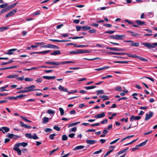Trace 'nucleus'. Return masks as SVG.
Segmentation results:
<instances>
[{
  "mask_svg": "<svg viewBox=\"0 0 157 157\" xmlns=\"http://www.w3.org/2000/svg\"><path fill=\"white\" fill-rule=\"evenodd\" d=\"M86 141L87 144L90 145L93 144L96 142V141L95 140H87Z\"/></svg>",
  "mask_w": 157,
  "mask_h": 157,
  "instance_id": "2eb2a0df",
  "label": "nucleus"
},
{
  "mask_svg": "<svg viewBox=\"0 0 157 157\" xmlns=\"http://www.w3.org/2000/svg\"><path fill=\"white\" fill-rule=\"evenodd\" d=\"M17 9H15L13 10L10 11L5 16L6 17H7L13 15L17 12Z\"/></svg>",
  "mask_w": 157,
  "mask_h": 157,
  "instance_id": "20e7f679",
  "label": "nucleus"
},
{
  "mask_svg": "<svg viewBox=\"0 0 157 157\" xmlns=\"http://www.w3.org/2000/svg\"><path fill=\"white\" fill-rule=\"evenodd\" d=\"M28 145V144L25 142H22L21 143H18L16 144L15 145V146L17 147H19L20 146H21L24 147H25Z\"/></svg>",
  "mask_w": 157,
  "mask_h": 157,
  "instance_id": "1a4fd4ad",
  "label": "nucleus"
},
{
  "mask_svg": "<svg viewBox=\"0 0 157 157\" xmlns=\"http://www.w3.org/2000/svg\"><path fill=\"white\" fill-rule=\"evenodd\" d=\"M67 136L66 135H63L62 136V140L63 141L67 140Z\"/></svg>",
  "mask_w": 157,
  "mask_h": 157,
  "instance_id": "37998d69",
  "label": "nucleus"
},
{
  "mask_svg": "<svg viewBox=\"0 0 157 157\" xmlns=\"http://www.w3.org/2000/svg\"><path fill=\"white\" fill-rule=\"evenodd\" d=\"M25 81L30 82L33 80V79L31 78H25Z\"/></svg>",
  "mask_w": 157,
  "mask_h": 157,
  "instance_id": "680f3d73",
  "label": "nucleus"
},
{
  "mask_svg": "<svg viewBox=\"0 0 157 157\" xmlns=\"http://www.w3.org/2000/svg\"><path fill=\"white\" fill-rule=\"evenodd\" d=\"M32 138L34 140H36L39 139V137L36 134H34L32 136Z\"/></svg>",
  "mask_w": 157,
  "mask_h": 157,
  "instance_id": "052dcab7",
  "label": "nucleus"
},
{
  "mask_svg": "<svg viewBox=\"0 0 157 157\" xmlns=\"http://www.w3.org/2000/svg\"><path fill=\"white\" fill-rule=\"evenodd\" d=\"M83 38V36H75L74 37H70L69 38V39H80V38Z\"/></svg>",
  "mask_w": 157,
  "mask_h": 157,
  "instance_id": "49530a36",
  "label": "nucleus"
},
{
  "mask_svg": "<svg viewBox=\"0 0 157 157\" xmlns=\"http://www.w3.org/2000/svg\"><path fill=\"white\" fill-rule=\"evenodd\" d=\"M35 44L36 45H42V46L41 47L42 48H46V47H45V46H47V45L46 44V43L44 42H36L35 43Z\"/></svg>",
  "mask_w": 157,
  "mask_h": 157,
  "instance_id": "dca6fc26",
  "label": "nucleus"
},
{
  "mask_svg": "<svg viewBox=\"0 0 157 157\" xmlns=\"http://www.w3.org/2000/svg\"><path fill=\"white\" fill-rule=\"evenodd\" d=\"M96 87V86H85V88L87 90L93 89L94 88Z\"/></svg>",
  "mask_w": 157,
  "mask_h": 157,
  "instance_id": "e433bc0d",
  "label": "nucleus"
},
{
  "mask_svg": "<svg viewBox=\"0 0 157 157\" xmlns=\"http://www.w3.org/2000/svg\"><path fill=\"white\" fill-rule=\"evenodd\" d=\"M125 53H124V52L118 53V52H111L109 53V54H112V55H125Z\"/></svg>",
  "mask_w": 157,
  "mask_h": 157,
  "instance_id": "4be33fe9",
  "label": "nucleus"
},
{
  "mask_svg": "<svg viewBox=\"0 0 157 157\" xmlns=\"http://www.w3.org/2000/svg\"><path fill=\"white\" fill-rule=\"evenodd\" d=\"M9 27H0V31L2 32L4 30H7L9 29Z\"/></svg>",
  "mask_w": 157,
  "mask_h": 157,
  "instance_id": "f704fd0d",
  "label": "nucleus"
},
{
  "mask_svg": "<svg viewBox=\"0 0 157 157\" xmlns=\"http://www.w3.org/2000/svg\"><path fill=\"white\" fill-rule=\"evenodd\" d=\"M40 13L41 11L39 10H37L36 12L33 13L32 15L33 16H34L35 15H39L40 14Z\"/></svg>",
  "mask_w": 157,
  "mask_h": 157,
  "instance_id": "a18cd8bd",
  "label": "nucleus"
},
{
  "mask_svg": "<svg viewBox=\"0 0 157 157\" xmlns=\"http://www.w3.org/2000/svg\"><path fill=\"white\" fill-rule=\"evenodd\" d=\"M50 52L49 50H46L40 52H31L30 54L31 55H32L33 54H46Z\"/></svg>",
  "mask_w": 157,
  "mask_h": 157,
  "instance_id": "0eeeda50",
  "label": "nucleus"
},
{
  "mask_svg": "<svg viewBox=\"0 0 157 157\" xmlns=\"http://www.w3.org/2000/svg\"><path fill=\"white\" fill-rule=\"evenodd\" d=\"M125 55H127L128 56L130 57L137 58L138 57V56H137L136 55H132L131 54L127 53H125Z\"/></svg>",
  "mask_w": 157,
  "mask_h": 157,
  "instance_id": "bb28decb",
  "label": "nucleus"
},
{
  "mask_svg": "<svg viewBox=\"0 0 157 157\" xmlns=\"http://www.w3.org/2000/svg\"><path fill=\"white\" fill-rule=\"evenodd\" d=\"M113 49V50H114L115 51H124V50L123 49L120 48H113V49Z\"/></svg>",
  "mask_w": 157,
  "mask_h": 157,
  "instance_id": "72a5a7b5",
  "label": "nucleus"
},
{
  "mask_svg": "<svg viewBox=\"0 0 157 157\" xmlns=\"http://www.w3.org/2000/svg\"><path fill=\"white\" fill-rule=\"evenodd\" d=\"M43 78H44L50 80L51 79H54L56 78V77L55 76H43Z\"/></svg>",
  "mask_w": 157,
  "mask_h": 157,
  "instance_id": "b1692460",
  "label": "nucleus"
},
{
  "mask_svg": "<svg viewBox=\"0 0 157 157\" xmlns=\"http://www.w3.org/2000/svg\"><path fill=\"white\" fill-rule=\"evenodd\" d=\"M35 87L36 86L35 85H31L29 86L25 87V89H26L27 92H28L31 91H34V89Z\"/></svg>",
  "mask_w": 157,
  "mask_h": 157,
  "instance_id": "f03ea898",
  "label": "nucleus"
},
{
  "mask_svg": "<svg viewBox=\"0 0 157 157\" xmlns=\"http://www.w3.org/2000/svg\"><path fill=\"white\" fill-rule=\"evenodd\" d=\"M109 66H105L102 67L95 69H94V70L97 71H100L104 69H107L109 68Z\"/></svg>",
  "mask_w": 157,
  "mask_h": 157,
  "instance_id": "aec40b11",
  "label": "nucleus"
},
{
  "mask_svg": "<svg viewBox=\"0 0 157 157\" xmlns=\"http://www.w3.org/2000/svg\"><path fill=\"white\" fill-rule=\"evenodd\" d=\"M8 6V4L7 3H5L4 4H2L0 5V8H4Z\"/></svg>",
  "mask_w": 157,
  "mask_h": 157,
  "instance_id": "bf43d9fd",
  "label": "nucleus"
},
{
  "mask_svg": "<svg viewBox=\"0 0 157 157\" xmlns=\"http://www.w3.org/2000/svg\"><path fill=\"white\" fill-rule=\"evenodd\" d=\"M91 29V27L89 26H82V29L83 31H86Z\"/></svg>",
  "mask_w": 157,
  "mask_h": 157,
  "instance_id": "c756f323",
  "label": "nucleus"
},
{
  "mask_svg": "<svg viewBox=\"0 0 157 157\" xmlns=\"http://www.w3.org/2000/svg\"><path fill=\"white\" fill-rule=\"evenodd\" d=\"M43 123L44 124L46 123L49 121V119L48 118L44 117L43 118Z\"/></svg>",
  "mask_w": 157,
  "mask_h": 157,
  "instance_id": "c85d7f7f",
  "label": "nucleus"
},
{
  "mask_svg": "<svg viewBox=\"0 0 157 157\" xmlns=\"http://www.w3.org/2000/svg\"><path fill=\"white\" fill-rule=\"evenodd\" d=\"M61 54L60 51L59 50L54 51L51 54V55L56 56Z\"/></svg>",
  "mask_w": 157,
  "mask_h": 157,
  "instance_id": "f3484780",
  "label": "nucleus"
},
{
  "mask_svg": "<svg viewBox=\"0 0 157 157\" xmlns=\"http://www.w3.org/2000/svg\"><path fill=\"white\" fill-rule=\"evenodd\" d=\"M13 135L14 134H13L8 133L7 136L10 138L13 139Z\"/></svg>",
  "mask_w": 157,
  "mask_h": 157,
  "instance_id": "338daca9",
  "label": "nucleus"
},
{
  "mask_svg": "<svg viewBox=\"0 0 157 157\" xmlns=\"http://www.w3.org/2000/svg\"><path fill=\"white\" fill-rule=\"evenodd\" d=\"M147 141L148 140H146L145 141L139 144V145L140 146V147H141L145 145L146 144V143L147 142Z\"/></svg>",
  "mask_w": 157,
  "mask_h": 157,
  "instance_id": "79ce46f5",
  "label": "nucleus"
},
{
  "mask_svg": "<svg viewBox=\"0 0 157 157\" xmlns=\"http://www.w3.org/2000/svg\"><path fill=\"white\" fill-rule=\"evenodd\" d=\"M45 63L46 64L50 65H56V64H57L56 63V62H45Z\"/></svg>",
  "mask_w": 157,
  "mask_h": 157,
  "instance_id": "2f4dec72",
  "label": "nucleus"
},
{
  "mask_svg": "<svg viewBox=\"0 0 157 157\" xmlns=\"http://www.w3.org/2000/svg\"><path fill=\"white\" fill-rule=\"evenodd\" d=\"M42 78L40 77L37 78L36 80V82H37L40 83L42 82Z\"/></svg>",
  "mask_w": 157,
  "mask_h": 157,
  "instance_id": "4d7b16f0",
  "label": "nucleus"
},
{
  "mask_svg": "<svg viewBox=\"0 0 157 157\" xmlns=\"http://www.w3.org/2000/svg\"><path fill=\"white\" fill-rule=\"evenodd\" d=\"M115 90L117 91H120L121 90V88L120 86H116L115 88Z\"/></svg>",
  "mask_w": 157,
  "mask_h": 157,
  "instance_id": "6e6d98bb",
  "label": "nucleus"
},
{
  "mask_svg": "<svg viewBox=\"0 0 157 157\" xmlns=\"http://www.w3.org/2000/svg\"><path fill=\"white\" fill-rule=\"evenodd\" d=\"M25 136L29 139H32V136L30 133H27L25 134Z\"/></svg>",
  "mask_w": 157,
  "mask_h": 157,
  "instance_id": "ea45409f",
  "label": "nucleus"
},
{
  "mask_svg": "<svg viewBox=\"0 0 157 157\" xmlns=\"http://www.w3.org/2000/svg\"><path fill=\"white\" fill-rule=\"evenodd\" d=\"M78 53H79L78 51V52L75 51H72L70 52L69 53L70 54H74V55H76V54H77Z\"/></svg>",
  "mask_w": 157,
  "mask_h": 157,
  "instance_id": "09e8293b",
  "label": "nucleus"
},
{
  "mask_svg": "<svg viewBox=\"0 0 157 157\" xmlns=\"http://www.w3.org/2000/svg\"><path fill=\"white\" fill-rule=\"evenodd\" d=\"M20 117L22 119H23L25 121H27L28 122H29V123H30V122H31L32 121L28 119H26L25 117H22V116H21Z\"/></svg>",
  "mask_w": 157,
  "mask_h": 157,
  "instance_id": "3c124183",
  "label": "nucleus"
},
{
  "mask_svg": "<svg viewBox=\"0 0 157 157\" xmlns=\"http://www.w3.org/2000/svg\"><path fill=\"white\" fill-rule=\"evenodd\" d=\"M128 61H117L114 62L115 63H128Z\"/></svg>",
  "mask_w": 157,
  "mask_h": 157,
  "instance_id": "4c0bfd02",
  "label": "nucleus"
},
{
  "mask_svg": "<svg viewBox=\"0 0 157 157\" xmlns=\"http://www.w3.org/2000/svg\"><path fill=\"white\" fill-rule=\"evenodd\" d=\"M40 68H55V66H42L39 67Z\"/></svg>",
  "mask_w": 157,
  "mask_h": 157,
  "instance_id": "8fccbe9b",
  "label": "nucleus"
},
{
  "mask_svg": "<svg viewBox=\"0 0 157 157\" xmlns=\"http://www.w3.org/2000/svg\"><path fill=\"white\" fill-rule=\"evenodd\" d=\"M115 31H112V30H109L106 31H105V33H109V34H112L113 33L115 32Z\"/></svg>",
  "mask_w": 157,
  "mask_h": 157,
  "instance_id": "5fc2aeb1",
  "label": "nucleus"
},
{
  "mask_svg": "<svg viewBox=\"0 0 157 157\" xmlns=\"http://www.w3.org/2000/svg\"><path fill=\"white\" fill-rule=\"evenodd\" d=\"M58 89H59V90L61 91L65 92H68V90L67 89V88L64 87L62 86L61 85L59 86V87L58 88Z\"/></svg>",
  "mask_w": 157,
  "mask_h": 157,
  "instance_id": "ddd939ff",
  "label": "nucleus"
},
{
  "mask_svg": "<svg viewBox=\"0 0 157 157\" xmlns=\"http://www.w3.org/2000/svg\"><path fill=\"white\" fill-rule=\"evenodd\" d=\"M46 48L53 49L54 45L52 44H48L47 46H45Z\"/></svg>",
  "mask_w": 157,
  "mask_h": 157,
  "instance_id": "e2e57ef3",
  "label": "nucleus"
},
{
  "mask_svg": "<svg viewBox=\"0 0 157 157\" xmlns=\"http://www.w3.org/2000/svg\"><path fill=\"white\" fill-rule=\"evenodd\" d=\"M88 46L87 45H77L76 44H74V47L76 48H83L86 47Z\"/></svg>",
  "mask_w": 157,
  "mask_h": 157,
  "instance_id": "473e14b6",
  "label": "nucleus"
},
{
  "mask_svg": "<svg viewBox=\"0 0 157 157\" xmlns=\"http://www.w3.org/2000/svg\"><path fill=\"white\" fill-rule=\"evenodd\" d=\"M108 122L107 120L106 119H104L101 122V123L102 124H106Z\"/></svg>",
  "mask_w": 157,
  "mask_h": 157,
  "instance_id": "774afa93",
  "label": "nucleus"
},
{
  "mask_svg": "<svg viewBox=\"0 0 157 157\" xmlns=\"http://www.w3.org/2000/svg\"><path fill=\"white\" fill-rule=\"evenodd\" d=\"M137 58H138L140 60L142 61L147 62L148 61L147 59L138 56Z\"/></svg>",
  "mask_w": 157,
  "mask_h": 157,
  "instance_id": "de8ad7c7",
  "label": "nucleus"
},
{
  "mask_svg": "<svg viewBox=\"0 0 157 157\" xmlns=\"http://www.w3.org/2000/svg\"><path fill=\"white\" fill-rule=\"evenodd\" d=\"M127 32L128 33H131V35L132 36H133L138 37L140 36V34H139L137 33H134V32H132L130 31H128Z\"/></svg>",
  "mask_w": 157,
  "mask_h": 157,
  "instance_id": "6ab92c4d",
  "label": "nucleus"
},
{
  "mask_svg": "<svg viewBox=\"0 0 157 157\" xmlns=\"http://www.w3.org/2000/svg\"><path fill=\"white\" fill-rule=\"evenodd\" d=\"M2 128L4 130L5 132H8L10 130L9 128L7 127H3Z\"/></svg>",
  "mask_w": 157,
  "mask_h": 157,
  "instance_id": "58836bf2",
  "label": "nucleus"
},
{
  "mask_svg": "<svg viewBox=\"0 0 157 157\" xmlns=\"http://www.w3.org/2000/svg\"><path fill=\"white\" fill-rule=\"evenodd\" d=\"M79 53H83L90 52L88 50L79 49L78 50Z\"/></svg>",
  "mask_w": 157,
  "mask_h": 157,
  "instance_id": "393cba45",
  "label": "nucleus"
},
{
  "mask_svg": "<svg viewBox=\"0 0 157 157\" xmlns=\"http://www.w3.org/2000/svg\"><path fill=\"white\" fill-rule=\"evenodd\" d=\"M116 38L117 40H122L124 39V37L126 36V35L124 34L122 35H116Z\"/></svg>",
  "mask_w": 157,
  "mask_h": 157,
  "instance_id": "f8f14e48",
  "label": "nucleus"
},
{
  "mask_svg": "<svg viewBox=\"0 0 157 157\" xmlns=\"http://www.w3.org/2000/svg\"><path fill=\"white\" fill-rule=\"evenodd\" d=\"M80 123V122H78L73 123L72 124H71L68 125V128H69L70 127H71L73 126L76 125H77L78 124H79Z\"/></svg>",
  "mask_w": 157,
  "mask_h": 157,
  "instance_id": "7c9ffc66",
  "label": "nucleus"
},
{
  "mask_svg": "<svg viewBox=\"0 0 157 157\" xmlns=\"http://www.w3.org/2000/svg\"><path fill=\"white\" fill-rule=\"evenodd\" d=\"M18 147L15 146V147L13 148V149L17 152V154L19 155H20L21 154V151L18 148Z\"/></svg>",
  "mask_w": 157,
  "mask_h": 157,
  "instance_id": "a211bd4d",
  "label": "nucleus"
},
{
  "mask_svg": "<svg viewBox=\"0 0 157 157\" xmlns=\"http://www.w3.org/2000/svg\"><path fill=\"white\" fill-rule=\"evenodd\" d=\"M18 2H17L15 3H13L9 6L8 5V7L7 8V9L9 10L10 9L13 8L17 4Z\"/></svg>",
  "mask_w": 157,
  "mask_h": 157,
  "instance_id": "4468645a",
  "label": "nucleus"
},
{
  "mask_svg": "<svg viewBox=\"0 0 157 157\" xmlns=\"http://www.w3.org/2000/svg\"><path fill=\"white\" fill-rule=\"evenodd\" d=\"M59 110L60 112L61 115H63L64 114V110L62 108H59Z\"/></svg>",
  "mask_w": 157,
  "mask_h": 157,
  "instance_id": "c03bdc74",
  "label": "nucleus"
},
{
  "mask_svg": "<svg viewBox=\"0 0 157 157\" xmlns=\"http://www.w3.org/2000/svg\"><path fill=\"white\" fill-rule=\"evenodd\" d=\"M5 99H9L10 100H16L17 99V96L16 97H14L13 96L12 97H8L5 98Z\"/></svg>",
  "mask_w": 157,
  "mask_h": 157,
  "instance_id": "c9c22d12",
  "label": "nucleus"
},
{
  "mask_svg": "<svg viewBox=\"0 0 157 157\" xmlns=\"http://www.w3.org/2000/svg\"><path fill=\"white\" fill-rule=\"evenodd\" d=\"M47 113L49 114H53L55 113V111L51 109H48L47 111Z\"/></svg>",
  "mask_w": 157,
  "mask_h": 157,
  "instance_id": "603ef678",
  "label": "nucleus"
},
{
  "mask_svg": "<svg viewBox=\"0 0 157 157\" xmlns=\"http://www.w3.org/2000/svg\"><path fill=\"white\" fill-rule=\"evenodd\" d=\"M53 128L57 131H59L60 130V127H58L57 125H55L54 126Z\"/></svg>",
  "mask_w": 157,
  "mask_h": 157,
  "instance_id": "13d9d810",
  "label": "nucleus"
},
{
  "mask_svg": "<svg viewBox=\"0 0 157 157\" xmlns=\"http://www.w3.org/2000/svg\"><path fill=\"white\" fill-rule=\"evenodd\" d=\"M141 118L140 116H132L130 117V120L131 122L133 121L134 120H139Z\"/></svg>",
  "mask_w": 157,
  "mask_h": 157,
  "instance_id": "9d476101",
  "label": "nucleus"
},
{
  "mask_svg": "<svg viewBox=\"0 0 157 157\" xmlns=\"http://www.w3.org/2000/svg\"><path fill=\"white\" fill-rule=\"evenodd\" d=\"M135 22L136 24L139 25H145L144 22L141 21V20H136V21Z\"/></svg>",
  "mask_w": 157,
  "mask_h": 157,
  "instance_id": "412c9836",
  "label": "nucleus"
},
{
  "mask_svg": "<svg viewBox=\"0 0 157 157\" xmlns=\"http://www.w3.org/2000/svg\"><path fill=\"white\" fill-rule=\"evenodd\" d=\"M19 76V75L16 74H14L12 75H9L7 76V78H17Z\"/></svg>",
  "mask_w": 157,
  "mask_h": 157,
  "instance_id": "a878e982",
  "label": "nucleus"
},
{
  "mask_svg": "<svg viewBox=\"0 0 157 157\" xmlns=\"http://www.w3.org/2000/svg\"><path fill=\"white\" fill-rule=\"evenodd\" d=\"M97 95H99L100 94H102L104 93V91L103 90H97Z\"/></svg>",
  "mask_w": 157,
  "mask_h": 157,
  "instance_id": "a19ab883",
  "label": "nucleus"
},
{
  "mask_svg": "<svg viewBox=\"0 0 157 157\" xmlns=\"http://www.w3.org/2000/svg\"><path fill=\"white\" fill-rule=\"evenodd\" d=\"M124 42H131V43L129 45L131 46H134L136 47H137L139 46L140 44L138 42L135 43L133 42L132 40H125Z\"/></svg>",
  "mask_w": 157,
  "mask_h": 157,
  "instance_id": "7ed1b4c3",
  "label": "nucleus"
},
{
  "mask_svg": "<svg viewBox=\"0 0 157 157\" xmlns=\"http://www.w3.org/2000/svg\"><path fill=\"white\" fill-rule=\"evenodd\" d=\"M17 50L16 48L11 49L7 51V52L5 53V54L9 55H12L14 53V52Z\"/></svg>",
  "mask_w": 157,
  "mask_h": 157,
  "instance_id": "6e6552de",
  "label": "nucleus"
},
{
  "mask_svg": "<svg viewBox=\"0 0 157 157\" xmlns=\"http://www.w3.org/2000/svg\"><path fill=\"white\" fill-rule=\"evenodd\" d=\"M100 98L103 99V101H104L105 100H107L109 99V97L107 95H102V96H99Z\"/></svg>",
  "mask_w": 157,
  "mask_h": 157,
  "instance_id": "cd10ccee",
  "label": "nucleus"
},
{
  "mask_svg": "<svg viewBox=\"0 0 157 157\" xmlns=\"http://www.w3.org/2000/svg\"><path fill=\"white\" fill-rule=\"evenodd\" d=\"M141 44L144 45L145 47L148 48H154L157 46V43L151 44L150 43H144V42H142Z\"/></svg>",
  "mask_w": 157,
  "mask_h": 157,
  "instance_id": "f257e3e1",
  "label": "nucleus"
},
{
  "mask_svg": "<svg viewBox=\"0 0 157 157\" xmlns=\"http://www.w3.org/2000/svg\"><path fill=\"white\" fill-rule=\"evenodd\" d=\"M153 113L151 111L149 112V113L146 114L145 115V121H148L153 116Z\"/></svg>",
  "mask_w": 157,
  "mask_h": 157,
  "instance_id": "39448f33",
  "label": "nucleus"
},
{
  "mask_svg": "<svg viewBox=\"0 0 157 157\" xmlns=\"http://www.w3.org/2000/svg\"><path fill=\"white\" fill-rule=\"evenodd\" d=\"M56 135L55 133L51 134L49 135V138L51 140H53L54 139V137Z\"/></svg>",
  "mask_w": 157,
  "mask_h": 157,
  "instance_id": "69168bd1",
  "label": "nucleus"
},
{
  "mask_svg": "<svg viewBox=\"0 0 157 157\" xmlns=\"http://www.w3.org/2000/svg\"><path fill=\"white\" fill-rule=\"evenodd\" d=\"M75 62L74 61H62L60 62H56V63L57 64H56V65H58L59 64H65L68 63H75Z\"/></svg>",
  "mask_w": 157,
  "mask_h": 157,
  "instance_id": "423d86ee",
  "label": "nucleus"
},
{
  "mask_svg": "<svg viewBox=\"0 0 157 157\" xmlns=\"http://www.w3.org/2000/svg\"><path fill=\"white\" fill-rule=\"evenodd\" d=\"M105 114L104 112H103L101 113H100L95 115L94 117L95 118L98 119L104 117L105 116Z\"/></svg>",
  "mask_w": 157,
  "mask_h": 157,
  "instance_id": "9b49d317",
  "label": "nucleus"
},
{
  "mask_svg": "<svg viewBox=\"0 0 157 157\" xmlns=\"http://www.w3.org/2000/svg\"><path fill=\"white\" fill-rule=\"evenodd\" d=\"M85 147L83 145H80L76 147L75 148H74L73 149V150H76L79 149H82L83 148Z\"/></svg>",
  "mask_w": 157,
  "mask_h": 157,
  "instance_id": "5701e85b",
  "label": "nucleus"
},
{
  "mask_svg": "<svg viewBox=\"0 0 157 157\" xmlns=\"http://www.w3.org/2000/svg\"><path fill=\"white\" fill-rule=\"evenodd\" d=\"M27 91H26V89H25V88L24 89V90H20V91H19L18 92H17V94H20V93H26Z\"/></svg>",
  "mask_w": 157,
  "mask_h": 157,
  "instance_id": "0e129e2a",
  "label": "nucleus"
},
{
  "mask_svg": "<svg viewBox=\"0 0 157 157\" xmlns=\"http://www.w3.org/2000/svg\"><path fill=\"white\" fill-rule=\"evenodd\" d=\"M113 151V149H111L108 151L106 152L104 156V157H106L111 152Z\"/></svg>",
  "mask_w": 157,
  "mask_h": 157,
  "instance_id": "864d4df0",
  "label": "nucleus"
}]
</instances>
